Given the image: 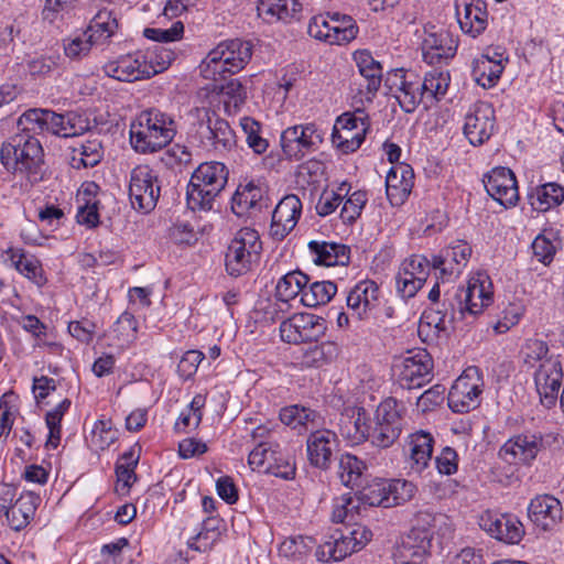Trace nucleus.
<instances>
[{"instance_id":"f3484780","label":"nucleus","mask_w":564,"mask_h":564,"mask_svg":"<svg viewBox=\"0 0 564 564\" xmlns=\"http://www.w3.org/2000/svg\"><path fill=\"white\" fill-rule=\"evenodd\" d=\"M534 382L541 403L547 409L553 408L563 383L562 364L557 357L541 360L534 373Z\"/></svg>"},{"instance_id":"6ab92c4d","label":"nucleus","mask_w":564,"mask_h":564,"mask_svg":"<svg viewBox=\"0 0 564 564\" xmlns=\"http://www.w3.org/2000/svg\"><path fill=\"white\" fill-rule=\"evenodd\" d=\"M380 288L373 280L357 282L347 293L346 304L351 315L359 321L368 319L380 303Z\"/></svg>"},{"instance_id":"9d476101","label":"nucleus","mask_w":564,"mask_h":564,"mask_svg":"<svg viewBox=\"0 0 564 564\" xmlns=\"http://www.w3.org/2000/svg\"><path fill=\"white\" fill-rule=\"evenodd\" d=\"M161 194L156 172L147 164L132 169L129 181V198L134 209L149 213L154 209Z\"/></svg>"},{"instance_id":"a19ab883","label":"nucleus","mask_w":564,"mask_h":564,"mask_svg":"<svg viewBox=\"0 0 564 564\" xmlns=\"http://www.w3.org/2000/svg\"><path fill=\"white\" fill-rule=\"evenodd\" d=\"M118 30V20L112 11L99 10L91 19L87 34L95 43H101L111 37Z\"/></svg>"},{"instance_id":"ea45409f","label":"nucleus","mask_w":564,"mask_h":564,"mask_svg":"<svg viewBox=\"0 0 564 564\" xmlns=\"http://www.w3.org/2000/svg\"><path fill=\"white\" fill-rule=\"evenodd\" d=\"M310 278L301 271H292L284 274L276 283V300L288 303L294 300L299 294L302 296L305 286L308 284Z\"/></svg>"},{"instance_id":"052dcab7","label":"nucleus","mask_w":564,"mask_h":564,"mask_svg":"<svg viewBox=\"0 0 564 564\" xmlns=\"http://www.w3.org/2000/svg\"><path fill=\"white\" fill-rule=\"evenodd\" d=\"M184 33V24L182 21H176L169 29L147 28L143 35L152 41L170 43L181 40Z\"/></svg>"},{"instance_id":"e433bc0d","label":"nucleus","mask_w":564,"mask_h":564,"mask_svg":"<svg viewBox=\"0 0 564 564\" xmlns=\"http://www.w3.org/2000/svg\"><path fill=\"white\" fill-rule=\"evenodd\" d=\"M364 409H358L351 416L343 415L339 432L351 444H360L370 437V426Z\"/></svg>"},{"instance_id":"6e6d98bb","label":"nucleus","mask_w":564,"mask_h":564,"mask_svg":"<svg viewBox=\"0 0 564 564\" xmlns=\"http://www.w3.org/2000/svg\"><path fill=\"white\" fill-rule=\"evenodd\" d=\"M315 541L303 534H296L285 538L279 546V552L285 557H295L311 551Z\"/></svg>"},{"instance_id":"20e7f679","label":"nucleus","mask_w":564,"mask_h":564,"mask_svg":"<svg viewBox=\"0 0 564 564\" xmlns=\"http://www.w3.org/2000/svg\"><path fill=\"white\" fill-rule=\"evenodd\" d=\"M24 129L48 132L62 138H73L84 134L90 129V120L85 113L68 111L57 113L50 109H29L18 121Z\"/></svg>"},{"instance_id":"0eeeda50","label":"nucleus","mask_w":564,"mask_h":564,"mask_svg":"<svg viewBox=\"0 0 564 564\" xmlns=\"http://www.w3.org/2000/svg\"><path fill=\"white\" fill-rule=\"evenodd\" d=\"M262 242L258 231L251 228L240 229L230 241L225 259L226 270L231 276L249 272L258 262Z\"/></svg>"},{"instance_id":"39448f33","label":"nucleus","mask_w":564,"mask_h":564,"mask_svg":"<svg viewBox=\"0 0 564 564\" xmlns=\"http://www.w3.org/2000/svg\"><path fill=\"white\" fill-rule=\"evenodd\" d=\"M252 56L250 42L239 39L228 40L214 47L200 64V70L206 78L217 80L226 74H236L249 63Z\"/></svg>"},{"instance_id":"774afa93","label":"nucleus","mask_w":564,"mask_h":564,"mask_svg":"<svg viewBox=\"0 0 564 564\" xmlns=\"http://www.w3.org/2000/svg\"><path fill=\"white\" fill-rule=\"evenodd\" d=\"M325 174V164L319 160H308L299 166L297 175L308 184H318Z\"/></svg>"},{"instance_id":"864d4df0","label":"nucleus","mask_w":564,"mask_h":564,"mask_svg":"<svg viewBox=\"0 0 564 564\" xmlns=\"http://www.w3.org/2000/svg\"><path fill=\"white\" fill-rule=\"evenodd\" d=\"M520 520L511 513H500L487 510L479 517L480 529H519Z\"/></svg>"},{"instance_id":"09e8293b","label":"nucleus","mask_w":564,"mask_h":564,"mask_svg":"<svg viewBox=\"0 0 564 564\" xmlns=\"http://www.w3.org/2000/svg\"><path fill=\"white\" fill-rule=\"evenodd\" d=\"M405 406L394 398L384 399L377 408L376 421L403 429Z\"/></svg>"},{"instance_id":"13d9d810","label":"nucleus","mask_w":564,"mask_h":564,"mask_svg":"<svg viewBox=\"0 0 564 564\" xmlns=\"http://www.w3.org/2000/svg\"><path fill=\"white\" fill-rule=\"evenodd\" d=\"M368 200L367 193L356 191L344 202L340 218L344 224H352L360 215Z\"/></svg>"},{"instance_id":"8fccbe9b","label":"nucleus","mask_w":564,"mask_h":564,"mask_svg":"<svg viewBox=\"0 0 564 564\" xmlns=\"http://www.w3.org/2000/svg\"><path fill=\"white\" fill-rule=\"evenodd\" d=\"M220 94L224 98L225 111L228 115L236 113L247 99V89L238 79H230L223 85Z\"/></svg>"},{"instance_id":"603ef678","label":"nucleus","mask_w":564,"mask_h":564,"mask_svg":"<svg viewBox=\"0 0 564 564\" xmlns=\"http://www.w3.org/2000/svg\"><path fill=\"white\" fill-rule=\"evenodd\" d=\"M555 232L553 230H544L538 235L532 242V251L538 261L543 264H550L556 253V246L554 245Z\"/></svg>"},{"instance_id":"473e14b6","label":"nucleus","mask_w":564,"mask_h":564,"mask_svg":"<svg viewBox=\"0 0 564 564\" xmlns=\"http://www.w3.org/2000/svg\"><path fill=\"white\" fill-rule=\"evenodd\" d=\"M413 186V171L408 164L392 167L386 177L387 197L391 205L404 203Z\"/></svg>"},{"instance_id":"cd10ccee","label":"nucleus","mask_w":564,"mask_h":564,"mask_svg":"<svg viewBox=\"0 0 564 564\" xmlns=\"http://www.w3.org/2000/svg\"><path fill=\"white\" fill-rule=\"evenodd\" d=\"M528 516L539 529H552L562 522V503L554 496L539 495L531 500L528 507Z\"/></svg>"},{"instance_id":"680f3d73","label":"nucleus","mask_w":564,"mask_h":564,"mask_svg":"<svg viewBox=\"0 0 564 564\" xmlns=\"http://www.w3.org/2000/svg\"><path fill=\"white\" fill-rule=\"evenodd\" d=\"M10 252V261L21 274L29 279L36 276L37 271L40 270L37 260L33 257L26 256L20 250H11Z\"/></svg>"},{"instance_id":"338daca9","label":"nucleus","mask_w":564,"mask_h":564,"mask_svg":"<svg viewBox=\"0 0 564 564\" xmlns=\"http://www.w3.org/2000/svg\"><path fill=\"white\" fill-rule=\"evenodd\" d=\"M445 387L435 384L424 391L416 401L417 408L422 412H427L442 404L444 401Z\"/></svg>"},{"instance_id":"5fc2aeb1","label":"nucleus","mask_w":564,"mask_h":564,"mask_svg":"<svg viewBox=\"0 0 564 564\" xmlns=\"http://www.w3.org/2000/svg\"><path fill=\"white\" fill-rule=\"evenodd\" d=\"M402 430L388 423L376 421L375 426L370 427L369 440L376 447L388 448L400 437Z\"/></svg>"},{"instance_id":"4d7b16f0","label":"nucleus","mask_w":564,"mask_h":564,"mask_svg":"<svg viewBox=\"0 0 564 564\" xmlns=\"http://www.w3.org/2000/svg\"><path fill=\"white\" fill-rule=\"evenodd\" d=\"M240 126L246 133V141L250 149L257 154H262L268 149V141L259 134L260 124L249 117L240 120Z\"/></svg>"},{"instance_id":"b1692460","label":"nucleus","mask_w":564,"mask_h":564,"mask_svg":"<svg viewBox=\"0 0 564 564\" xmlns=\"http://www.w3.org/2000/svg\"><path fill=\"white\" fill-rule=\"evenodd\" d=\"M430 531H404L397 543V564H422L429 554L432 535Z\"/></svg>"},{"instance_id":"1a4fd4ad","label":"nucleus","mask_w":564,"mask_h":564,"mask_svg":"<svg viewBox=\"0 0 564 564\" xmlns=\"http://www.w3.org/2000/svg\"><path fill=\"white\" fill-rule=\"evenodd\" d=\"M398 384L402 389H416L432 378L433 359L425 349L408 351L392 367Z\"/></svg>"},{"instance_id":"72a5a7b5","label":"nucleus","mask_w":564,"mask_h":564,"mask_svg":"<svg viewBox=\"0 0 564 564\" xmlns=\"http://www.w3.org/2000/svg\"><path fill=\"white\" fill-rule=\"evenodd\" d=\"M314 263L318 265H347L350 260V249L337 242L312 240L307 245Z\"/></svg>"},{"instance_id":"0e129e2a","label":"nucleus","mask_w":564,"mask_h":564,"mask_svg":"<svg viewBox=\"0 0 564 564\" xmlns=\"http://www.w3.org/2000/svg\"><path fill=\"white\" fill-rule=\"evenodd\" d=\"M336 345L333 343H322L311 347L304 355L307 365L319 367L323 362L330 359L336 354Z\"/></svg>"},{"instance_id":"37998d69","label":"nucleus","mask_w":564,"mask_h":564,"mask_svg":"<svg viewBox=\"0 0 564 564\" xmlns=\"http://www.w3.org/2000/svg\"><path fill=\"white\" fill-rule=\"evenodd\" d=\"M102 156L101 142L98 139H91L73 149L70 164L74 169L94 167L101 161Z\"/></svg>"},{"instance_id":"79ce46f5","label":"nucleus","mask_w":564,"mask_h":564,"mask_svg":"<svg viewBox=\"0 0 564 564\" xmlns=\"http://www.w3.org/2000/svg\"><path fill=\"white\" fill-rule=\"evenodd\" d=\"M503 70L500 61H494L488 55H481L474 61L473 77L476 83L484 87L490 88L499 80Z\"/></svg>"},{"instance_id":"2eb2a0df","label":"nucleus","mask_w":564,"mask_h":564,"mask_svg":"<svg viewBox=\"0 0 564 564\" xmlns=\"http://www.w3.org/2000/svg\"><path fill=\"white\" fill-rule=\"evenodd\" d=\"M281 147L285 156L299 161L323 142V135L314 123L296 124L281 133Z\"/></svg>"},{"instance_id":"423d86ee","label":"nucleus","mask_w":564,"mask_h":564,"mask_svg":"<svg viewBox=\"0 0 564 564\" xmlns=\"http://www.w3.org/2000/svg\"><path fill=\"white\" fill-rule=\"evenodd\" d=\"M415 491V486L405 479L376 478L362 485L356 492L358 506L391 508L409 501Z\"/></svg>"},{"instance_id":"4be33fe9","label":"nucleus","mask_w":564,"mask_h":564,"mask_svg":"<svg viewBox=\"0 0 564 564\" xmlns=\"http://www.w3.org/2000/svg\"><path fill=\"white\" fill-rule=\"evenodd\" d=\"M338 447V437L328 429L312 431L306 440V453L310 464L318 469L329 468L333 455Z\"/></svg>"},{"instance_id":"a878e982","label":"nucleus","mask_w":564,"mask_h":564,"mask_svg":"<svg viewBox=\"0 0 564 564\" xmlns=\"http://www.w3.org/2000/svg\"><path fill=\"white\" fill-rule=\"evenodd\" d=\"M106 73L120 82H135L155 75V70L147 64V55L142 52L128 54L108 63Z\"/></svg>"},{"instance_id":"aec40b11","label":"nucleus","mask_w":564,"mask_h":564,"mask_svg":"<svg viewBox=\"0 0 564 564\" xmlns=\"http://www.w3.org/2000/svg\"><path fill=\"white\" fill-rule=\"evenodd\" d=\"M487 193L505 207L514 206L519 199L517 180L508 167H495L484 177Z\"/></svg>"},{"instance_id":"e2e57ef3","label":"nucleus","mask_w":564,"mask_h":564,"mask_svg":"<svg viewBox=\"0 0 564 564\" xmlns=\"http://www.w3.org/2000/svg\"><path fill=\"white\" fill-rule=\"evenodd\" d=\"M395 285L398 294L406 300L413 297L417 291L423 286L422 283L412 278L402 265L395 275Z\"/></svg>"},{"instance_id":"c85d7f7f","label":"nucleus","mask_w":564,"mask_h":564,"mask_svg":"<svg viewBox=\"0 0 564 564\" xmlns=\"http://www.w3.org/2000/svg\"><path fill=\"white\" fill-rule=\"evenodd\" d=\"M360 76L365 79V90L360 89L361 101L371 104L381 87L383 69L380 62L376 61L367 50H358L352 55Z\"/></svg>"},{"instance_id":"393cba45","label":"nucleus","mask_w":564,"mask_h":564,"mask_svg":"<svg viewBox=\"0 0 564 564\" xmlns=\"http://www.w3.org/2000/svg\"><path fill=\"white\" fill-rule=\"evenodd\" d=\"M302 213L300 198L290 194L284 196L272 213L270 235L273 239L283 240L296 226Z\"/></svg>"},{"instance_id":"c9c22d12","label":"nucleus","mask_w":564,"mask_h":564,"mask_svg":"<svg viewBox=\"0 0 564 564\" xmlns=\"http://www.w3.org/2000/svg\"><path fill=\"white\" fill-rule=\"evenodd\" d=\"M279 416L283 424L296 430L299 433L315 431L314 429H317L319 425L318 413L310 408L299 404L281 409Z\"/></svg>"},{"instance_id":"49530a36","label":"nucleus","mask_w":564,"mask_h":564,"mask_svg":"<svg viewBox=\"0 0 564 564\" xmlns=\"http://www.w3.org/2000/svg\"><path fill=\"white\" fill-rule=\"evenodd\" d=\"M337 293V285L332 281H315L306 285L301 302L307 307L327 304Z\"/></svg>"},{"instance_id":"f03ea898","label":"nucleus","mask_w":564,"mask_h":564,"mask_svg":"<svg viewBox=\"0 0 564 564\" xmlns=\"http://www.w3.org/2000/svg\"><path fill=\"white\" fill-rule=\"evenodd\" d=\"M175 134L174 119L156 108L141 111L130 124V143L138 153L160 151Z\"/></svg>"},{"instance_id":"7c9ffc66","label":"nucleus","mask_w":564,"mask_h":564,"mask_svg":"<svg viewBox=\"0 0 564 564\" xmlns=\"http://www.w3.org/2000/svg\"><path fill=\"white\" fill-rule=\"evenodd\" d=\"M471 256V247L464 240H457L438 257H434L433 268L438 269L443 278L458 275Z\"/></svg>"},{"instance_id":"f257e3e1","label":"nucleus","mask_w":564,"mask_h":564,"mask_svg":"<svg viewBox=\"0 0 564 564\" xmlns=\"http://www.w3.org/2000/svg\"><path fill=\"white\" fill-rule=\"evenodd\" d=\"M12 135L0 150V160L7 170L23 175L31 185L43 180L44 152L41 142L30 134L31 130Z\"/></svg>"},{"instance_id":"f8f14e48","label":"nucleus","mask_w":564,"mask_h":564,"mask_svg":"<svg viewBox=\"0 0 564 564\" xmlns=\"http://www.w3.org/2000/svg\"><path fill=\"white\" fill-rule=\"evenodd\" d=\"M455 299L458 311L465 315L476 316L492 303V283L485 273H477L469 278L466 286L457 289Z\"/></svg>"},{"instance_id":"f704fd0d","label":"nucleus","mask_w":564,"mask_h":564,"mask_svg":"<svg viewBox=\"0 0 564 564\" xmlns=\"http://www.w3.org/2000/svg\"><path fill=\"white\" fill-rule=\"evenodd\" d=\"M301 11L297 0H258L257 13L264 22L290 23Z\"/></svg>"},{"instance_id":"412c9836","label":"nucleus","mask_w":564,"mask_h":564,"mask_svg":"<svg viewBox=\"0 0 564 564\" xmlns=\"http://www.w3.org/2000/svg\"><path fill=\"white\" fill-rule=\"evenodd\" d=\"M543 447L538 433H522L509 438L499 449V457L509 464L531 463Z\"/></svg>"},{"instance_id":"c756f323","label":"nucleus","mask_w":564,"mask_h":564,"mask_svg":"<svg viewBox=\"0 0 564 564\" xmlns=\"http://www.w3.org/2000/svg\"><path fill=\"white\" fill-rule=\"evenodd\" d=\"M434 438L431 433L416 431L406 438V464L414 474H421L430 464Z\"/></svg>"},{"instance_id":"7ed1b4c3","label":"nucleus","mask_w":564,"mask_h":564,"mask_svg":"<svg viewBox=\"0 0 564 564\" xmlns=\"http://www.w3.org/2000/svg\"><path fill=\"white\" fill-rule=\"evenodd\" d=\"M228 181L227 166L217 161L204 162L193 172L187 186V206L193 212L210 210Z\"/></svg>"},{"instance_id":"c03bdc74","label":"nucleus","mask_w":564,"mask_h":564,"mask_svg":"<svg viewBox=\"0 0 564 564\" xmlns=\"http://www.w3.org/2000/svg\"><path fill=\"white\" fill-rule=\"evenodd\" d=\"M366 465L357 456L343 454L338 462L337 475L340 482L350 488H359L362 484V475Z\"/></svg>"},{"instance_id":"2f4dec72","label":"nucleus","mask_w":564,"mask_h":564,"mask_svg":"<svg viewBox=\"0 0 564 564\" xmlns=\"http://www.w3.org/2000/svg\"><path fill=\"white\" fill-rule=\"evenodd\" d=\"M263 189L253 181L240 184L231 199V209L238 217L260 212L267 206Z\"/></svg>"},{"instance_id":"6e6552de","label":"nucleus","mask_w":564,"mask_h":564,"mask_svg":"<svg viewBox=\"0 0 564 564\" xmlns=\"http://www.w3.org/2000/svg\"><path fill=\"white\" fill-rule=\"evenodd\" d=\"M485 380L476 366L467 367L454 381L447 397L449 409L456 413H468L477 409L482 400Z\"/></svg>"},{"instance_id":"9b49d317","label":"nucleus","mask_w":564,"mask_h":564,"mask_svg":"<svg viewBox=\"0 0 564 564\" xmlns=\"http://www.w3.org/2000/svg\"><path fill=\"white\" fill-rule=\"evenodd\" d=\"M204 112L197 130L202 147L219 154L234 150L237 138L229 122L220 118L215 110L205 109Z\"/></svg>"},{"instance_id":"69168bd1","label":"nucleus","mask_w":564,"mask_h":564,"mask_svg":"<svg viewBox=\"0 0 564 564\" xmlns=\"http://www.w3.org/2000/svg\"><path fill=\"white\" fill-rule=\"evenodd\" d=\"M401 265L409 271V274L412 278H415L416 281L424 284L429 274H430V262L423 256H412L409 259H405Z\"/></svg>"},{"instance_id":"bb28decb","label":"nucleus","mask_w":564,"mask_h":564,"mask_svg":"<svg viewBox=\"0 0 564 564\" xmlns=\"http://www.w3.org/2000/svg\"><path fill=\"white\" fill-rule=\"evenodd\" d=\"M455 11L464 33L476 37L486 30L488 12L486 3L481 0H457Z\"/></svg>"},{"instance_id":"de8ad7c7","label":"nucleus","mask_w":564,"mask_h":564,"mask_svg":"<svg viewBox=\"0 0 564 564\" xmlns=\"http://www.w3.org/2000/svg\"><path fill=\"white\" fill-rule=\"evenodd\" d=\"M564 199V187L556 183H546L535 188L530 195L533 208L545 212L560 205Z\"/></svg>"},{"instance_id":"ddd939ff","label":"nucleus","mask_w":564,"mask_h":564,"mask_svg":"<svg viewBox=\"0 0 564 564\" xmlns=\"http://www.w3.org/2000/svg\"><path fill=\"white\" fill-rule=\"evenodd\" d=\"M372 536V531H335L326 541L316 549L318 561L327 563L330 561H341L351 553L362 549Z\"/></svg>"},{"instance_id":"dca6fc26","label":"nucleus","mask_w":564,"mask_h":564,"mask_svg":"<svg viewBox=\"0 0 564 564\" xmlns=\"http://www.w3.org/2000/svg\"><path fill=\"white\" fill-rule=\"evenodd\" d=\"M387 82L391 94L404 112L412 113L421 102L424 104L421 78L416 74L395 69Z\"/></svg>"},{"instance_id":"4c0bfd02","label":"nucleus","mask_w":564,"mask_h":564,"mask_svg":"<svg viewBox=\"0 0 564 564\" xmlns=\"http://www.w3.org/2000/svg\"><path fill=\"white\" fill-rule=\"evenodd\" d=\"M449 80L448 73L443 70L433 69L425 74L424 79H421L425 108H430L446 95Z\"/></svg>"},{"instance_id":"3c124183","label":"nucleus","mask_w":564,"mask_h":564,"mask_svg":"<svg viewBox=\"0 0 564 564\" xmlns=\"http://www.w3.org/2000/svg\"><path fill=\"white\" fill-rule=\"evenodd\" d=\"M279 446L273 445L271 442H260L250 452L248 463L252 469H264L270 470L272 462L276 460L275 455Z\"/></svg>"},{"instance_id":"bf43d9fd","label":"nucleus","mask_w":564,"mask_h":564,"mask_svg":"<svg viewBox=\"0 0 564 564\" xmlns=\"http://www.w3.org/2000/svg\"><path fill=\"white\" fill-rule=\"evenodd\" d=\"M143 55H147V64L152 66L155 75L165 70L176 57V54L165 46H156L151 51H147Z\"/></svg>"},{"instance_id":"a18cd8bd","label":"nucleus","mask_w":564,"mask_h":564,"mask_svg":"<svg viewBox=\"0 0 564 564\" xmlns=\"http://www.w3.org/2000/svg\"><path fill=\"white\" fill-rule=\"evenodd\" d=\"M37 498L33 495L20 497L9 510L10 529H25L32 521L36 511Z\"/></svg>"},{"instance_id":"a211bd4d","label":"nucleus","mask_w":564,"mask_h":564,"mask_svg":"<svg viewBox=\"0 0 564 564\" xmlns=\"http://www.w3.org/2000/svg\"><path fill=\"white\" fill-rule=\"evenodd\" d=\"M424 34L422 54L426 63L441 64L455 56L457 41L447 30L429 24L424 28Z\"/></svg>"},{"instance_id":"5701e85b","label":"nucleus","mask_w":564,"mask_h":564,"mask_svg":"<svg viewBox=\"0 0 564 564\" xmlns=\"http://www.w3.org/2000/svg\"><path fill=\"white\" fill-rule=\"evenodd\" d=\"M495 111L487 102H477L465 117L464 133L474 145L482 144L494 132Z\"/></svg>"},{"instance_id":"58836bf2","label":"nucleus","mask_w":564,"mask_h":564,"mask_svg":"<svg viewBox=\"0 0 564 564\" xmlns=\"http://www.w3.org/2000/svg\"><path fill=\"white\" fill-rule=\"evenodd\" d=\"M139 462V451L131 447L124 452L116 464L117 491L121 495L128 494L137 480L134 469Z\"/></svg>"},{"instance_id":"4468645a","label":"nucleus","mask_w":564,"mask_h":564,"mask_svg":"<svg viewBox=\"0 0 564 564\" xmlns=\"http://www.w3.org/2000/svg\"><path fill=\"white\" fill-rule=\"evenodd\" d=\"M325 332V319L308 313L293 315L280 325L281 339L290 344L317 341Z\"/></svg>"}]
</instances>
